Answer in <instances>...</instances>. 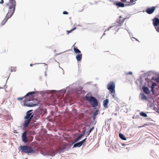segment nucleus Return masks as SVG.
<instances>
[{
  "label": "nucleus",
  "instance_id": "obj_1",
  "mask_svg": "<svg viewBox=\"0 0 159 159\" xmlns=\"http://www.w3.org/2000/svg\"><path fill=\"white\" fill-rule=\"evenodd\" d=\"M152 71H149L147 73H143L142 75H140V85L143 83V82L144 80L146 81L144 82V85L143 87V91L146 94L149 95L150 94V91L149 88L150 87V82H152L150 78H148V77H150L152 74H155Z\"/></svg>",
  "mask_w": 159,
  "mask_h": 159
},
{
  "label": "nucleus",
  "instance_id": "obj_2",
  "mask_svg": "<svg viewBox=\"0 0 159 159\" xmlns=\"http://www.w3.org/2000/svg\"><path fill=\"white\" fill-rule=\"evenodd\" d=\"M86 101L89 103L94 109H99L101 107L100 103L96 97L93 96L91 93H87L84 96Z\"/></svg>",
  "mask_w": 159,
  "mask_h": 159
},
{
  "label": "nucleus",
  "instance_id": "obj_3",
  "mask_svg": "<svg viewBox=\"0 0 159 159\" xmlns=\"http://www.w3.org/2000/svg\"><path fill=\"white\" fill-rule=\"evenodd\" d=\"M16 0H9L5 4V7H8V10L7 14L13 15L16 10Z\"/></svg>",
  "mask_w": 159,
  "mask_h": 159
},
{
  "label": "nucleus",
  "instance_id": "obj_4",
  "mask_svg": "<svg viewBox=\"0 0 159 159\" xmlns=\"http://www.w3.org/2000/svg\"><path fill=\"white\" fill-rule=\"evenodd\" d=\"M18 149L19 151L22 153H25L29 155L30 154L36 153L37 151L34 149L33 148L26 145H21L19 147Z\"/></svg>",
  "mask_w": 159,
  "mask_h": 159
},
{
  "label": "nucleus",
  "instance_id": "obj_5",
  "mask_svg": "<svg viewBox=\"0 0 159 159\" xmlns=\"http://www.w3.org/2000/svg\"><path fill=\"white\" fill-rule=\"evenodd\" d=\"M107 88L111 94L112 95L113 98L115 99L116 97V94L115 91V84L113 81H111L109 82L107 85Z\"/></svg>",
  "mask_w": 159,
  "mask_h": 159
},
{
  "label": "nucleus",
  "instance_id": "obj_6",
  "mask_svg": "<svg viewBox=\"0 0 159 159\" xmlns=\"http://www.w3.org/2000/svg\"><path fill=\"white\" fill-rule=\"evenodd\" d=\"M37 102H28L25 99L23 100V105L24 107H33L38 106L40 105L41 106V103L38 100H36Z\"/></svg>",
  "mask_w": 159,
  "mask_h": 159
},
{
  "label": "nucleus",
  "instance_id": "obj_7",
  "mask_svg": "<svg viewBox=\"0 0 159 159\" xmlns=\"http://www.w3.org/2000/svg\"><path fill=\"white\" fill-rule=\"evenodd\" d=\"M134 4V3H131L129 2H127V3L125 4L124 3L119 1H115L113 3V5L117 6L118 8L124 7L131 6Z\"/></svg>",
  "mask_w": 159,
  "mask_h": 159
},
{
  "label": "nucleus",
  "instance_id": "obj_8",
  "mask_svg": "<svg viewBox=\"0 0 159 159\" xmlns=\"http://www.w3.org/2000/svg\"><path fill=\"white\" fill-rule=\"evenodd\" d=\"M33 111V110H30L26 112L25 116L24 117V119H26L31 121L32 119H33V117L34 115L33 113L31 112Z\"/></svg>",
  "mask_w": 159,
  "mask_h": 159
},
{
  "label": "nucleus",
  "instance_id": "obj_9",
  "mask_svg": "<svg viewBox=\"0 0 159 159\" xmlns=\"http://www.w3.org/2000/svg\"><path fill=\"white\" fill-rule=\"evenodd\" d=\"M40 106H39L34 111V113H33V115H34V116L33 117V119L37 120L40 118V114L38 112L39 110L40 109Z\"/></svg>",
  "mask_w": 159,
  "mask_h": 159
},
{
  "label": "nucleus",
  "instance_id": "obj_10",
  "mask_svg": "<svg viewBox=\"0 0 159 159\" xmlns=\"http://www.w3.org/2000/svg\"><path fill=\"white\" fill-rule=\"evenodd\" d=\"M77 85L78 83L76 82H75L67 87L66 89H68V92H70V91L76 92V89H77L76 88L77 87Z\"/></svg>",
  "mask_w": 159,
  "mask_h": 159
},
{
  "label": "nucleus",
  "instance_id": "obj_11",
  "mask_svg": "<svg viewBox=\"0 0 159 159\" xmlns=\"http://www.w3.org/2000/svg\"><path fill=\"white\" fill-rule=\"evenodd\" d=\"M157 8L156 6L148 7L146 9V12L149 15L152 14Z\"/></svg>",
  "mask_w": 159,
  "mask_h": 159
},
{
  "label": "nucleus",
  "instance_id": "obj_12",
  "mask_svg": "<svg viewBox=\"0 0 159 159\" xmlns=\"http://www.w3.org/2000/svg\"><path fill=\"white\" fill-rule=\"evenodd\" d=\"M126 18V17L123 18L121 16H120L116 20V22L118 23V26H121Z\"/></svg>",
  "mask_w": 159,
  "mask_h": 159
},
{
  "label": "nucleus",
  "instance_id": "obj_13",
  "mask_svg": "<svg viewBox=\"0 0 159 159\" xmlns=\"http://www.w3.org/2000/svg\"><path fill=\"white\" fill-rule=\"evenodd\" d=\"M152 20V24L155 28L159 25V18L158 17H155Z\"/></svg>",
  "mask_w": 159,
  "mask_h": 159
},
{
  "label": "nucleus",
  "instance_id": "obj_14",
  "mask_svg": "<svg viewBox=\"0 0 159 159\" xmlns=\"http://www.w3.org/2000/svg\"><path fill=\"white\" fill-rule=\"evenodd\" d=\"M24 119V120L22 123L21 126V127L23 129L27 127L30 122V121L29 120L25 119Z\"/></svg>",
  "mask_w": 159,
  "mask_h": 159
},
{
  "label": "nucleus",
  "instance_id": "obj_15",
  "mask_svg": "<svg viewBox=\"0 0 159 159\" xmlns=\"http://www.w3.org/2000/svg\"><path fill=\"white\" fill-rule=\"evenodd\" d=\"M26 134V131H24L23 133L22 134L21 136L22 142L24 143H25L28 141V140L27 139Z\"/></svg>",
  "mask_w": 159,
  "mask_h": 159
},
{
  "label": "nucleus",
  "instance_id": "obj_16",
  "mask_svg": "<svg viewBox=\"0 0 159 159\" xmlns=\"http://www.w3.org/2000/svg\"><path fill=\"white\" fill-rule=\"evenodd\" d=\"M72 146V144H70L67 146L66 147L63 148L61 150L58 151V154H60L61 153L65 151H68Z\"/></svg>",
  "mask_w": 159,
  "mask_h": 159
},
{
  "label": "nucleus",
  "instance_id": "obj_17",
  "mask_svg": "<svg viewBox=\"0 0 159 159\" xmlns=\"http://www.w3.org/2000/svg\"><path fill=\"white\" fill-rule=\"evenodd\" d=\"M12 16V15H10L8 14H6L5 18L1 22V24L2 25H4L7 21L8 19L10 18Z\"/></svg>",
  "mask_w": 159,
  "mask_h": 159
},
{
  "label": "nucleus",
  "instance_id": "obj_18",
  "mask_svg": "<svg viewBox=\"0 0 159 159\" xmlns=\"http://www.w3.org/2000/svg\"><path fill=\"white\" fill-rule=\"evenodd\" d=\"M72 144V145L73 144L72 148H76L77 147L79 148L81 147L82 145H83L80 141L78 142H75V141Z\"/></svg>",
  "mask_w": 159,
  "mask_h": 159
},
{
  "label": "nucleus",
  "instance_id": "obj_19",
  "mask_svg": "<svg viewBox=\"0 0 159 159\" xmlns=\"http://www.w3.org/2000/svg\"><path fill=\"white\" fill-rule=\"evenodd\" d=\"M99 109H95V110L93 112V120H96L97 116L98 115L99 113H100Z\"/></svg>",
  "mask_w": 159,
  "mask_h": 159
},
{
  "label": "nucleus",
  "instance_id": "obj_20",
  "mask_svg": "<svg viewBox=\"0 0 159 159\" xmlns=\"http://www.w3.org/2000/svg\"><path fill=\"white\" fill-rule=\"evenodd\" d=\"M85 132V131H84L81 133L79 134L77 136V137L76 138L75 140V142H77L79 140H80L82 138L83 136L86 134Z\"/></svg>",
  "mask_w": 159,
  "mask_h": 159
},
{
  "label": "nucleus",
  "instance_id": "obj_21",
  "mask_svg": "<svg viewBox=\"0 0 159 159\" xmlns=\"http://www.w3.org/2000/svg\"><path fill=\"white\" fill-rule=\"evenodd\" d=\"M109 101L108 99L106 98L104 99L103 101V106L105 108H107L108 107V104Z\"/></svg>",
  "mask_w": 159,
  "mask_h": 159
},
{
  "label": "nucleus",
  "instance_id": "obj_22",
  "mask_svg": "<svg viewBox=\"0 0 159 159\" xmlns=\"http://www.w3.org/2000/svg\"><path fill=\"white\" fill-rule=\"evenodd\" d=\"M75 58L78 63L80 61L82 58V53H81L79 54H77L75 56Z\"/></svg>",
  "mask_w": 159,
  "mask_h": 159
},
{
  "label": "nucleus",
  "instance_id": "obj_23",
  "mask_svg": "<svg viewBox=\"0 0 159 159\" xmlns=\"http://www.w3.org/2000/svg\"><path fill=\"white\" fill-rule=\"evenodd\" d=\"M73 50L74 52L76 54H79L81 53V51L76 46H74L73 47Z\"/></svg>",
  "mask_w": 159,
  "mask_h": 159
},
{
  "label": "nucleus",
  "instance_id": "obj_24",
  "mask_svg": "<svg viewBox=\"0 0 159 159\" xmlns=\"http://www.w3.org/2000/svg\"><path fill=\"white\" fill-rule=\"evenodd\" d=\"M119 138L123 140H126L128 138L124 134L121 133H119Z\"/></svg>",
  "mask_w": 159,
  "mask_h": 159
},
{
  "label": "nucleus",
  "instance_id": "obj_25",
  "mask_svg": "<svg viewBox=\"0 0 159 159\" xmlns=\"http://www.w3.org/2000/svg\"><path fill=\"white\" fill-rule=\"evenodd\" d=\"M151 89V91L153 95H155V94L156 92L158 90V89L157 88H156L155 86L152 85V86H150V87Z\"/></svg>",
  "mask_w": 159,
  "mask_h": 159
},
{
  "label": "nucleus",
  "instance_id": "obj_26",
  "mask_svg": "<svg viewBox=\"0 0 159 159\" xmlns=\"http://www.w3.org/2000/svg\"><path fill=\"white\" fill-rule=\"evenodd\" d=\"M94 128L93 126L91 128H89L88 130L86 131V134H87V136H89L90 133L94 129Z\"/></svg>",
  "mask_w": 159,
  "mask_h": 159
},
{
  "label": "nucleus",
  "instance_id": "obj_27",
  "mask_svg": "<svg viewBox=\"0 0 159 159\" xmlns=\"http://www.w3.org/2000/svg\"><path fill=\"white\" fill-rule=\"evenodd\" d=\"M140 95L141 96V99L143 100H146L147 99V98L145 94L143 93H140Z\"/></svg>",
  "mask_w": 159,
  "mask_h": 159
},
{
  "label": "nucleus",
  "instance_id": "obj_28",
  "mask_svg": "<svg viewBox=\"0 0 159 159\" xmlns=\"http://www.w3.org/2000/svg\"><path fill=\"white\" fill-rule=\"evenodd\" d=\"M140 115L144 117H148V115L146 113L143 111L140 112Z\"/></svg>",
  "mask_w": 159,
  "mask_h": 159
},
{
  "label": "nucleus",
  "instance_id": "obj_29",
  "mask_svg": "<svg viewBox=\"0 0 159 159\" xmlns=\"http://www.w3.org/2000/svg\"><path fill=\"white\" fill-rule=\"evenodd\" d=\"M76 88L77 89H76V92L77 91H80L83 89V88L80 86L78 84L77 87Z\"/></svg>",
  "mask_w": 159,
  "mask_h": 159
},
{
  "label": "nucleus",
  "instance_id": "obj_30",
  "mask_svg": "<svg viewBox=\"0 0 159 159\" xmlns=\"http://www.w3.org/2000/svg\"><path fill=\"white\" fill-rule=\"evenodd\" d=\"M57 153H58V151L56 152H53L51 154H49V155L45 154V155L46 156H50L51 157H53L56 154H57Z\"/></svg>",
  "mask_w": 159,
  "mask_h": 159
},
{
  "label": "nucleus",
  "instance_id": "obj_31",
  "mask_svg": "<svg viewBox=\"0 0 159 159\" xmlns=\"http://www.w3.org/2000/svg\"><path fill=\"white\" fill-rule=\"evenodd\" d=\"M35 92L34 91L29 92L26 93V96H29L30 95L35 94Z\"/></svg>",
  "mask_w": 159,
  "mask_h": 159
},
{
  "label": "nucleus",
  "instance_id": "obj_32",
  "mask_svg": "<svg viewBox=\"0 0 159 159\" xmlns=\"http://www.w3.org/2000/svg\"><path fill=\"white\" fill-rule=\"evenodd\" d=\"M88 136L87 135L86 138H84V139H83L81 141H81V143L83 145V146L84 145H85V144H84V143L86 141V139H87V137Z\"/></svg>",
  "mask_w": 159,
  "mask_h": 159
},
{
  "label": "nucleus",
  "instance_id": "obj_33",
  "mask_svg": "<svg viewBox=\"0 0 159 159\" xmlns=\"http://www.w3.org/2000/svg\"><path fill=\"white\" fill-rule=\"evenodd\" d=\"M157 78L155 76H151V77H150V78H150L151 80V81L152 82H150V84L152 82H153L152 81V80H156V78Z\"/></svg>",
  "mask_w": 159,
  "mask_h": 159
},
{
  "label": "nucleus",
  "instance_id": "obj_34",
  "mask_svg": "<svg viewBox=\"0 0 159 159\" xmlns=\"http://www.w3.org/2000/svg\"><path fill=\"white\" fill-rule=\"evenodd\" d=\"M139 83V78L137 79L135 81V84L138 86V89L139 90V85L138 83Z\"/></svg>",
  "mask_w": 159,
  "mask_h": 159
},
{
  "label": "nucleus",
  "instance_id": "obj_35",
  "mask_svg": "<svg viewBox=\"0 0 159 159\" xmlns=\"http://www.w3.org/2000/svg\"><path fill=\"white\" fill-rule=\"evenodd\" d=\"M133 73L132 72L129 71L128 72H126L125 73V75H133Z\"/></svg>",
  "mask_w": 159,
  "mask_h": 159
},
{
  "label": "nucleus",
  "instance_id": "obj_36",
  "mask_svg": "<svg viewBox=\"0 0 159 159\" xmlns=\"http://www.w3.org/2000/svg\"><path fill=\"white\" fill-rule=\"evenodd\" d=\"M125 30H126L128 31V33H129V34H130V38H131V39H132V38H133V39H135V40L136 41H138V42H139V40H138L136 38H135L134 37H131V35H130V34L129 32L128 31V30H127V29H126V28H125ZM131 39L133 41V39Z\"/></svg>",
  "mask_w": 159,
  "mask_h": 159
},
{
  "label": "nucleus",
  "instance_id": "obj_37",
  "mask_svg": "<svg viewBox=\"0 0 159 159\" xmlns=\"http://www.w3.org/2000/svg\"><path fill=\"white\" fill-rule=\"evenodd\" d=\"M16 67H11V72H15L16 71Z\"/></svg>",
  "mask_w": 159,
  "mask_h": 159
},
{
  "label": "nucleus",
  "instance_id": "obj_38",
  "mask_svg": "<svg viewBox=\"0 0 159 159\" xmlns=\"http://www.w3.org/2000/svg\"><path fill=\"white\" fill-rule=\"evenodd\" d=\"M150 125V124L149 123H147L143 125L140 126V128H142L143 127H144L145 126H148Z\"/></svg>",
  "mask_w": 159,
  "mask_h": 159
},
{
  "label": "nucleus",
  "instance_id": "obj_39",
  "mask_svg": "<svg viewBox=\"0 0 159 159\" xmlns=\"http://www.w3.org/2000/svg\"><path fill=\"white\" fill-rule=\"evenodd\" d=\"M151 84H152V85L153 86H155V87L157 86V84L155 82H152L150 84V85H151Z\"/></svg>",
  "mask_w": 159,
  "mask_h": 159
},
{
  "label": "nucleus",
  "instance_id": "obj_40",
  "mask_svg": "<svg viewBox=\"0 0 159 159\" xmlns=\"http://www.w3.org/2000/svg\"><path fill=\"white\" fill-rule=\"evenodd\" d=\"M151 84H152V85L153 86H155V87L157 86V84L155 82H152L150 84V85H151Z\"/></svg>",
  "mask_w": 159,
  "mask_h": 159
},
{
  "label": "nucleus",
  "instance_id": "obj_41",
  "mask_svg": "<svg viewBox=\"0 0 159 159\" xmlns=\"http://www.w3.org/2000/svg\"><path fill=\"white\" fill-rule=\"evenodd\" d=\"M115 26V25L110 26L107 29V31L109 30L111 28Z\"/></svg>",
  "mask_w": 159,
  "mask_h": 159
},
{
  "label": "nucleus",
  "instance_id": "obj_42",
  "mask_svg": "<svg viewBox=\"0 0 159 159\" xmlns=\"http://www.w3.org/2000/svg\"><path fill=\"white\" fill-rule=\"evenodd\" d=\"M68 89H66H66H61V91H63L64 93H65L66 92V90H67V92H68Z\"/></svg>",
  "mask_w": 159,
  "mask_h": 159
},
{
  "label": "nucleus",
  "instance_id": "obj_43",
  "mask_svg": "<svg viewBox=\"0 0 159 159\" xmlns=\"http://www.w3.org/2000/svg\"><path fill=\"white\" fill-rule=\"evenodd\" d=\"M23 99V98L21 97H18L17 98V100L19 101H22Z\"/></svg>",
  "mask_w": 159,
  "mask_h": 159
},
{
  "label": "nucleus",
  "instance_id": "obj_44",
  "mask_svg": "<svg viewBox=\"0 0 159 159\" xmlns=\"http://www.w3.org/2000/svg\"><path fill=\"white\" fill-rule=\"evenodd\" d=\"M155 29L156 31L159 33V25L155 28Z\"/></svg>",
  "mask_w": 159,
  "mask_h": 159
},
{
  "label": "nucleus",
  "instance_id": "obj_45",
  "mask_svg": "<svg viewBox=\"0 0 159 159\" xmlns=\"http://www.w3.org/2000/svg\"><path fill=\"white\" fill-rule=\"evenodd\" d=\"M72 31L71 29L69 30H66V34H69L71 33Z\"/></svg>",
  "mask_w": 159,
  "mask_h": 159
},
{
  "label": "nucleus",
  "instance_id": "obj_46",
  "mask_svg": "<svg viewBox=\"0 0 159 159\" xmlns=\"http://www.w3.org/2000/svg\"><path fill=\"white\" fill-rule=\"evenodd\" d=\"M62 13L64 15H67L69 13L66 11H64Z\"/></svg>",
  "mask_w": 159,
  "mask_h": 159
},
{
  "label": "nucleus",
  "instance_id": "obj_47",
  "mask_svg": "<svg viewBox=\"0 0 159 159\" xmlns=\"http://www.w3.org/2000/svg\"><path fill=\"white\" fill-rule=\"evenodd\" d=\"M41 64V63H36L35 64L31 63L30 64V66L31 67H32L33 65H34L38 64Z\"/></svg>",
  "mask_w": 159,
  "mask_h": 159
},
{
  "label": "nucleus",
  "instance_id": "obj_48",
  "mask_svg": "<svg viewBox=\"0 0 159 159\" xmlns=\"http://www.w3.org/2000/svg\"><path fill=\"white\" fill-rule=\"evenodd\" d=\"M91 122H92L93 125H95L97 123V121L96 120H94L92 121Z\"/></svg>",
  "mask_w": 159,
  "mask_h": 159
},
{
  "label": "nucleus",
  "instance_id": "obj_49",
  "mask_svg": "<svg viewBox=\"0 0 159 159\" xmlns=\"http://www.w3.org/2000/svg\"><path fill=\"white\" fill-rule=\"evenodd\" d=\"M114 99L118 102H119L120 101L119 99L117 97L115 98Z\"/></svg>",
  "mask_w": 159,
  "mask_h": 159
},
{
  "label": "nucleus",
  "instance_id": "obj_50",
  "mask_svg": "<svg viewBox=\"0 0 159 159\" xmlns=\"http://www.w3.org/2000/svg\"><path fill=\"white\" fill-rule=\"evenodd\" d=\"M139 118V115H137L136 116H135L134 115L133 117V119L136 118L138 119Z\"/></svg>",
  "mask_w": 159,
  "mask_h": 159
},
{
  "label": "nucleus",
  "instance_id": "obj_51",
  "mask_svg": "<svg viewBox=\"0 0 159 159\" xmlns=\"http://www.w3.org/2000/svg\"><path fill=\"white\" fill-rule=\"evenodd\" d=\"M78 71H79L80 68V66H81V65L80 63H78Z\"/></svg>",
  "mask_w": 159,
  "mask_h": 159
},
{
  "label": "nucleus",
  "instance_id": "obj_52",
  "mask_svg": "<svg viewBox=\"0 0 159 159\" xmlns=\"http://www.w3.org/2000/svg\"><path fill=\"white\" fill-rule=\"evenodd\" d=\"M130 0V2L131 3H133L136 1H137V0Z\"/></svg>",
  "mask_w": 159,
  "mask_h": 159
},
{
  "label": "nucleus",
  "instance_id": "obj_53",
  "mask_svg": "<svg viewBox=\"0 0 159 159\" xmlns=\"http://www.w3.org/2000/svg\"><path fill=\"white\" fill-rule=\"evenodd\" d=\"M156 80L157 82H159V75L157 77Z\"/></svg>",
  "mask_w": 159,
  "mask_h": 159
},
{
  "label": "nucleus",
  "instance_id": "obj_54",
  "mask_svg": "<svg viewBox=\"0 0 159 159\" xmlns=\"http://www.w3.org/2000/svg\"><path fill=\"white\" fill-rule=\"evenodd\" d=\"M120 0L121 2H123V3L125 2L127 3V0Z\"/></svg>",
  "mask_w": 159,
  "mask_h": 159
},
{
  "label": "nucleus",
  "instance_id": "obj_55",
  "mask_svg": "<svg viewBox=\"0 0 159 159\" xmlns=\"http://www.w3.org/2000/svg\"><path fill=\"white\" fill-rule=\"evenodd\" d=\"M4 2V0H1V1H0V4H2Z\"/></svg>",
  "mask_w": 159,
  "mask_h": 159
},
{
  "label": "nucleus",
  "instance_id": "obj_56",
  "mask_svg": "<svg viewBox=\"0 0 159 159\" xmlns=\"http://www.w3.org/2000/svg\"><path fill=\"white\" fill-rule=\"evenodd\" d=\"M153 109L156 111H157V109L156 108L155 106H154L153 107Z\"/></svg>",
  "mask_w": 159,
  "mask_h": 159
},
{
  "label": "nucleus",
  "instance_id": "obj_57",
  "mask_svg": "<svg viewBox=\"0 0 159 159\" xmlns=\"http://www.w3.org/2000/svg\"><path fill=\"white\" fill-rule=\"evenodd\" d=\"M76 27H74V28H73L71 29V30H72V31H73V30H76Z\"/></svg>",
  "mask_w": 159,
  "mask_h": 159
},
{
  "label": "nucleus",
  "instance_id": "obj_58",
  "mask_svg": "<svg viewBox=\"0 0 159 159\" xmlns=\"http://www.w3.org/2000/svg\"><path fill=\"white\" fill-rule=\"evenodd\" d=\"M120 29V28H117V27H115V29L116 30H117V31H118L119 30V29Z\"/></svg>",
  "mask_w": 159,
  "mask_h": 159
},
{
  "label": "nucleus",
  "instance_id": "obj_59",
  "mask_svg": "<svg viewBox=\"0 0 159 159\" xmlns=\"http://www.w3.org/2000/svg\"><path fill=\"white\" fill-rule=\"evenodd\" d=\"M121 145H122V146L125 147L126 146V145H127V144H125L124 143H122L121 144Z\"/></svg>",
  "mask_w": 159,
  "mask_h": 159
},
{
  "label": "nucleus",
  "instance_id": "obj_60",
  "mask_svg": "<svg viewBox=\"0 0 159 159\" xmlns=\"http://www.w3.org/2000/svg\"><path fill=\"white\" fill-rule=\"evenodd\" d=\"M85 6H86V5H84V6H83V9H82V10H81V11H80V12H81V11H83V10H84V7H85Z\"/></svg>",
  "mask_w": 159,
  "mask_h": 159
},
{
  "label": "nucleus",
  "instance_id": "obj_61",
  "mask_svg": "<svg viewBox=\"0 0 159 159\" xmlns=\"http://www.w3.org/2000/svg\"><path fill=\"white\" fill-rule=\"evenodd\" d=\"M4 88L5 89V90L6 92H7V91H6V89L7 88V85H4Z\"/></svg>",
  "mask_w": 159,
  "mask_h": 159
},
{
  "label": "nucleus",
  "instance_id": "obj_62",
  "mask_svg": "<svg viewBox=\"0 0 159 159\" xmlns=\"http://www.w3.org/2000/svg\"><path fill=\"white\" fill-rule=\"evenodd\" d=\"M35 92V94H39V92L38 91H34Z\"/></svg>",
  "mask_w": 159,
  "mask_h": 159
},
{
  "label": "nucleus",
  "instance_id": "obj_63",
  "mask_svg": "<svg viewBox=\"0 0 159 159\" xmlns=\"http://www.w3.org/2000/svg\"><path fill=\"white\" fill-rule=\"evenodd\" d=\"M148 106L149 107H151L152 106V105L151 103L149 104Z\"/></svg>",
  "mask_w": 159,
  "mask_h": 159
},
{
  "label": "nucleus",
  "instance_id": "obj_64",
  "mask_svg": "<svg viewBox=\"0 0 159 159\" xmlns=\"http://www.w3.org/2000/svg\"><path fill=\"white\" fill-rule=\"evenodd\" d=\"M116 111H119V108H118V107H116Z\"/></svg>",
  "mask_w": 159,
  "mask_h": 159
}]
</instances>
